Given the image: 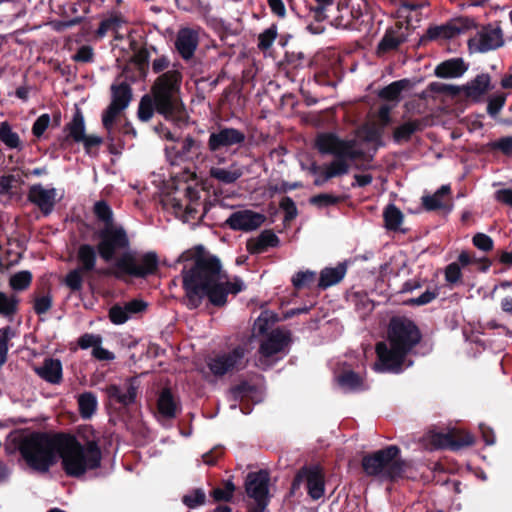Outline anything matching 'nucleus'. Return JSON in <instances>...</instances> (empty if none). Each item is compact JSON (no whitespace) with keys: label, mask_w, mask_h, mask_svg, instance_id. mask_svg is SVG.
I'll use <instances>...</instances> for the list:
<instances>
[{"label":"nucleus","mask_w":512,"mask_h":512,"mask_svg":"<svg viewBox=\"0 0 512 512\" xmlns=\"http://www.w3.org/2000/svg\"><path fill=\"white\" fill-rule=\"evenodd\" d=\"M18 449L27 465L39 473H47L61 458L65 473L80 477L100 467L102 460L95 436L81 444L71 434L34 432L21 439Z\"/></svg>","instance_id":"nucleus-1"},{"label":"nucleus","mask_w":512,"mask_h":512,"mask_svg":"<svg viewBox=\"0 0 512 512\" xmlns=\"http://www.w3.org/2000/svg\"><path fill=\"white\" fill-rule=\"evenodd\" d=\"M98 237L100 241L97 251L105 262L112 261L117 253L124 251L105 274L112 275L117 279H124L126 276L146 278L157 271L158 257L156 253L138 254L128 251L130 240L122 226L104 227L99 230Z\"/></svg>","instance_id":"nucleus-2"},{"label":"nucleus","mask_w":512,"mask_h":512,"mask_svg":"<svg viewBox=\"0 0 512 512\" xmlns=\"http://www.w3.org/2000/svg\"><path fill=\"white\" fill-rule=\"evenodd\" d=\"M184 304L198 308L205 297L215 306L224 305L221 261L212 255H198L189 269L183 270Z\"/></svg>","instance_id":"nucleus-3"},{"label":"nucleus","mask_w":512,"mask_h":512,"mask_svg":"<svg viewBox=\"0 0 512 512\" xmlns=\"http://www.w3.org/2000/svg\"><path fill=\"white\" fill-rule=\"evenodd\" d=\"M421 339L422 333L414 321L404 316L392 317L388 324L386 341L376 344L377 361L374 369L378 372H401L406 357Z\"/></svg>","instance_id":"nucleus-4"},{"label":"nucleus","mask_w":512,"mask_h":512,"mask_svg":"<svg viewBox=\"0 0 512 512\" xmlns=\"http://www.w3.org/2000/svg\"><path fill=\"white\" fill-rule=\"evenodd\" d=\"M315 148L320 154L334 156V160L329 163L311 167L310 171L315 176L314 185L318 187L332 178L346 175L351 162L365 155L356 138L343 139L333 132L319 133L315 138Z\"/></svg>","instance_id":"nucleus-5"},{"label":"nucleus","mask_w":512,"mask_h":512,"mask_svg":"<svg viewBox=\"0 0 512 512\" xmlns=\"http://www.w3.org/2000/svg\"><path fill=\"white\" fill-rule=\"evenodd\" d=\"M181 82L182 74L177 69L161 74L152 86V96L144 95L141 98L137 111L138 118L142 122H147L156 110L168 120L183 119V105L178 96Z\"/></svg>","instance_id":"nucleus-6"},{"label":"nucleus","mask_w":512,"mask_h":512,"mask_svg":"<svg viewBox=\"0 0 512 512\" xmlns=\"http://www.w3.org/2000/svg\"><path fill=\"white\" fill-rule=\"evenodd\" d=\"M407 463L400 457V449L391 445L374 453L365 455L362 468L366 475L385 480H394L403 475Z\"/></svg>","instance_id":"nucleus-7"},{"label":"nucleus","mask_w":512,"mask_h":512,"mask_svg":"<svg viewBox=\"0 0 512 512\" xmlns=\"http://www.w3.org/2000/svg\"><path fill=\"white\" fill-rule=\"evenodd\" d=\"M289 333L282 330H273L260 344L255 365L261 369L271 367L279 359L277 354L282 352L289 344Z\"/></svg>","instance_id":"nucleus-8"},{"label":"nucleus","mask_w":512,"mask_h":512,"mask_svg":"<svg viewBox=\"0 0 512 512\" xmlns=\"http://www.w3.org/2000/svg\"><path fill=\"white\" fill-rule=\"evenodd\" d=\"M207 147L209 154L201 161L205 168L209 170L211 178L224 182V168L221 166L223 161L222 150L224 149V129L210 133Z\"/></svg>","instance_id":"nucleus-9"},{"label":"nucleus","mask_w":512,"mask_h":512,"mask_svg":"<svg viewBox=\"0 0 512 512\" xmlns=\"http://www.w3.org/2000/svg\"><path fill=\"white\" fill-rule=\"evenodd\" d=\"M166 154L173 165L195 164L202 155V146L200 142L187 136L176 145L167 147Z\"/></svg>","instance_id":"nucleus-10"},{"label":"nucleus","mask_w":512,"mask_h":512,"mask_svg":"<svg viewBox=\"0 0 512 512\" xmlns=\"http://www.w3.org/2000/svg\"><path fill=\"white\" fill-rule=\"evenodd\" d=\"M269 481L268 472L263 470L249 473L246 479V492L261 511L267 507L269 502Z\"/></svg>","instance_id":"nucleus-11"},{"label":"nucleus","mask_w":512,"mask_h":512,"mask_svg":"<svg viewBox=\"0 0 512 512\" xmlns=\"http://www.w3.org/2000/svg\"><path fill=\"white\" fill-rule=\"evenodd\" d=\"M139 390L136 378H128L122 384H109L103 391L111 403L127 407L135 403Z\"/></svg>","instance_id":"nucleus-12"},{"label":"nucleus","mask_w":512,"mask_h":512,"mask_svg":"<svg viewBox=\"0 0 512 512\" xmlns=\"http://www.w3.org/2000/svg\"><path fill=\"white\" fill-rule=\"evenodd\" d=\"M503 43L504 40L501 29L491 25L482 28L468 41L469 49L472 52L478 53L497 49L501 47Z\"/></svg>","instance_id":"nucleus-13"},{"label":"nucleus","mask_w":512,"mask_h":512,"mask_svg":"<svg viewBox=\"0 0 512 512\" xmlns=\"http://www.w3.org/2000/svg\"><path fill=\"white\" fill-rule=\"evenodd\" d=\"M424 441L428 449L452 448L458 449L464 446H470L474 443V437L469 433H436L428 434Z\"/></svg>","instance_id":"nucleus-14"},{"label":"nucleus","mask_w":512,"mask_h":512,"mask_svg":"<svg viewBox=\"0 0 512 512\" xmlns=\"http://www.w3.org/2000/svg\"><path fill=\"white\" fill-rule=\"evenodd\" d=\"M27 198L32 204L37 206L45 216L52 213L56 203L60 199L56 188H46L42 184L32 185L29 188Z\"/></svg>","instance_id":"nucleus-15"},{"label":"nucleus","mask_w":512,"mask_h":512,"mask_svg":"<svg viewBox=\"0 0 512 512\" xmlns=\"http://www.w3.org/2000/svg\"><path fill=\"white\" fill-rule=\"evenodd\" d=\"M264 221L263 214L251 210H241L233 213L226 223L234 230L251 231L260 227Z\"/></svg>","instance_id":"nucleus-16"},{"label":"nucleus","mask_w":512,"mask_h":512,"mask_svg":"<svg viewBox=\"0 0 512 512\" xmlns=\"http://www.w3.org/2000/svg\"><path fill=\"white\" fill-rule=\"evenodd\" d=\"M175 46L183 59H190L198 46V33L190 28H182L177 34Z\"/></svg>","instance_id":"nucleus-17"},{"label":"nucleus","mask_w":512,"mask_h":512,"mask_svg":"<svg viewBox=\"0 0 512 512\" xmlns=\"http://www.w3.org/2000/svg\"><path fill=\"white\" fill-rule=\"evenodd\" d=\"M66 136L61 140V146L66 147L70 142L80 143L85 134V121L80 109H76L72 119L65 126Z\"/></svg>","instance_id":"nucleus-18"},{"label":"nucleus","mask_w":512,"mask_h":512,"mask_svg":"<svg viewBox=\"0 0 512 512\" xmlns=\"http://www.w3.org/2000/svg\"><path fill=\"white\" fill-rule=\"evenodd\" d=\"M490 83L491 77L489 74H479L463 86V93L467 98L479 101L490 90Z\"/></svg>","instance_id":"nucleus-19"},{"label":"nucleus","mask_w":512,"mask_h":512,"mask_svg":"<svg viewBox=\"0 0 512 512\" xmlns=\"http://www.w3.org/2000/svg\"><path fill=\"white\" fill-rule=\"evenodd\" d=\"M180 409L179 402L174 397L170 389H163L157 399L158 414L165 419H173L176 417Z\"/></svg>","instance_id":"nucleus-20"},{"label":"nucleus","mask_w":512,"mask_h":512,"mask_svg":"<svg viewBox=\"0 0 512 512\" xmlns=\"http://www.w3.org/2000/svg\"><path fill=\"white\" fill-rule=\"evenodd\" d=\"M35 372L51 384H59L62 380V364L58 359H45L41 366L35 368Z\"/></svg>","instance_id":"nucleus-21"},{"label":"nucleus","mask_w":512,"mask_h":512,"mask_svg":"<svg viewBox=\"0 0 512 512\" xmlns=\"http://www.w3.org/2000/svg\"><path fill=\"white\" fill-rule=\"evenodd\" d=\"M467 70V66L460 58H454L440 63L435 68V75L440 78H458Z\"/></svg>","instance_id":"nucleus-22"},{"label":"nucleus","mask_w":512,"mask_h":512,"mask_svg":"<svg viewBox=\"0 0 512 512\" xmlns=\"http://www.w3.org/2000/svg\"><path fill=\"white\" fill-rule=\"evenodd\" d=\"M132 100V89L126 82L111 85V102L109 105L125 110Z\"/></svg>","instance_id":"nucleus-23"},{"label":"nucleus","mask_w":512,"mask_h":512,"mask_svg":"<svg viewBox=\"0 0 512 512\" xmlns=\"http://www.w3.org/2000/svg\"><path fill=\"white\" fill-rule=\"evenodd\" d=\"M279 239L270 230H265L261 234L248 241L247 249L252 254H259L266 251L269 247H275L278 245Z\"/></svg>","instance_id":"nucleus-24"},{"label":"nucleus","mask_w":512,"mask_h":512,"mask_svg":"<svg viewBox=\"0 0 512 512\" xmlns=\"http://www.w3.org/2000/svg\"><path fill=\"white\" fill-rule=\"evenodd\" d=\"M77 261V268L88 274L96 267L97 250L90 244H81L77 251Z\"/></svg>","instance_id":"nucleus-25"},{"label":"nucleus","mask_w":512,"mask_h":512,"mask_svg":"<svg viewBox=\"0 0 512 512\" xmlns=\"http://www.w3.org/2000/svg\"><path fill=\"white\" fill-rule=\"evenodd\" d=\"M347 267L343 263H339L336 267H326L320 273L318 286L326 289L338 284L346 275Z\"/></svg>","instance_id":"nucleus-26"},{"label":"nucleus","mask_w":512,"mask_h":512,"mask_svg":"<svg viewBox=\"0 0 512 512\" xmlns=\"http://www.w3.org/2000/svg\"><path fill=\"white\" fill-rule=\"evenodd\" d=\"M308 494L314 500L321 498L324 494V477L317 468L306 471Z\"/></svg>","instance_id":"nucleus-27"},{"label":"nucleus","mask_w":512,"mask_h":512,"mask_svg":"<svg viewBox=\"0 0 512 512\" xmlns=\"http://www.w3.org/2000/svg\"><path fill=\"white\" fill-rule=\"evenodd\" d=\"M79 414L83 419H90L98 407L97 397L92 392H84L78 396Z\"/></svg>","instance_id":"nucleus-28"},{"label":"nucleus","mask_w":512,"mask_h":512,"mask_svg":"<svg viewBox=\"0 0 512 512\" xmlns=\"http://www.w3.org/2000/svg\"><path fill=\"white\" fill-rule=\"evenodd\" d=\"M404 40L405 38L400 31L387 30L378 44L377 52L383 54L395 50Z\"/></svg>","instance_id":"nucleus-29"},{"label":"nucleus","mask_w":512,"mask_h":512,"mask_svg":"<svg viewBox=\"0 0 512 512\" xmlns=\"http://www.w3.org/2000/svg\"><path fill=\"white\" fill-rule=\"evenodd\" d=\"M449 193L450 187L443 185L433 195L422 197V204L429 211L444 208L445 197H448Z\"/></svg>","instance_id":"nucleus-30"},{"label":"nucleus","mask_w":512,"mask_h":512,"mask_svg":"<svg viewBox=\"0 0 512 512\" xmlns=\"http://www.w3.org/2000/svg\"><path fill=\"white\" fill-rule=\"evenodd\" d=\"M384 128L381 126L370 123L362 126L357 131V136L362 139L364 142L374 143L376 146L382 145V136H383Z\"/></svg>","instance_id":"nucleus-31"},{"label":"nucleus","mask_w":512,"mask_h":512,"mask_svg":"<svg viewBox=\"0 0 512 512\" xmlns=\"http://www.w3.org/2000/svg\"><path fill=\"white\" fill-rule=\"evenodd\" d=\"M19 298L0 291V316L12 320L18 312Z\"/></svg>","instance_id":"nucleus-32"},{"label":"nucleus","mask_w":512,"mask_h":512,"mask_svg":"<svg viewBox=\"0 0 512 512\" xmlns=\"http://www.w3.org/2000/svg\"><path fill=\"white\" fill-rule=\"evenodd\" d=\"M0 141L10 149H22V141L18 133L12 130L7 121L0 123Z\"/></svg>","instance_id":"nucleus-33"},{"label":"nucleus","mask_w":512,"mask_h":512,"mask_svg":"<svg viewBox=\"0 0 512 512\" xmlns=\"http://www.w3.org/2000/svg\"><path fill=\"white\" fill-rule=\"evenodd\" d=\"M383 218L388 230L397 231L403 223L404 215L394 204H389L383 211Z\"/></svg>","instance_id":"nucleus-34"},{"label":"nucleus","mask_w":512,"mask_h":512,"mask_svg":"<svg viewBox=\"0 0 512 512\" xmlns=\"http://www.w3.org/2000/svg\"><path fill=\"white\" fill-rule=\"evenodd\" d=\"M125 22L124 17L120 13H112L101 21L96 34L103 38L108 32H117Z\"/></svg>","instance_id":"nucleus-35"},{"label":"nucleus","mask_w":512,"mask_h":512,"mask_svg":"<svg viewBox=\"0 0 512 512\" xmlns=\"http://www.w3.org/2000/svg\"><path fill=\"white\" fill-rule=\"evenodd\" d=\"M421 129L422 122L420 120L407 121L395 129L393 138L396 142L408 141L415 132Z\"/></svg>","instance_id":"nucleus-36"},{"label":"nucleus","mask_w":512,"mask_h":512,"mask_svg":"<svg viewBox=\"0 0 512 512\" xmlns=\"http://www.w3.org/2000/svg\"><path fill=\"white\" fill-rule=\"evenodd\" d=\"M204 376L210 377H221L224 375V355L215 354L211 355L206 360V368L203 369Z\"/></svg>","instance_id":"nucleus-37"},{"label":"nucleus","mask_w":512,"mask_h":512,"mask_svg":"<svg viewBox=\"0 0 512 512\" xmlns=\"http://www.w3.org/2000/svg\"><path fill=\"white\" fill-rule=\"evenodd\" d=\"M407 85L408 80L406 79L392 82L381 89L378 95L381 99L398 102L401 92L407 87Z\"/></svg>","instance_id":"nucleus-38"},{"label":"nucleus","mask_w":512,"mask_h":512,"mask_svg":"<svg viewBox=\"0 0 512 512\" xmlns=\"http://www.w3.org/2000/svg\"><path fill=\"white\" fill-rule=\"evenodd\" d=\"M97 219L104 223V227L115 226L113 224V212L106 201H97L93 208Z\"/></svg>","instance_id":"nucleus-39"},{"label":"nucleus","mask_w":512,"mask_h":512,"mask_svg":"<svg viewBox=\"0 0 512 512\" xmlns=\"http://www.w3.org/2000/svg\"><path fill=\"white\" fill-rule=\"evenodd\" d=\"M32 282V274L27 270L19 271L13 274L9 279V286L14 291H23L27 289Z\"/></svg>","instance_id":"nucleus-40"},{"label":"nucleus","mask_w":512,"mask_h":512,"mask_svg":"<svg viewBox=\"0 0 512 512\" xmlns=\"http://www.w3.org/2000/svg\"><path fill=\"white\" fill-rule=\"evenodd\" d=\"M87 273L81 271L78 268H74L73 270L69 271L67 275L64 278V284L72 291V292H79L82 290L83 287V281L84 276Z\"/></svg>","instance_id":"nucleus-41"},{"label":"nucleus","mask_w":512,"mask_h":512,"mask_svg":"<svg viewBox=\"0 0 512 512\" xmlns=\"http://www.w3.org/2000/svg\"><path fill=\"white\" fill-rule=\"evenodd\" d=\"M124 110H121L112 105L108 107L102 113V125L106 129L108 135H111L114 129V125Z\"/></svg>","instance_id":"nucleus-42"},{"label":"nucleus","mask_w":512,"mask_h":512,"mask_svg":"<svg viewBox=\"0 0 512 512\" xmlns=\"http://www.w3.org/2000/svg\"><path fill=\"white\" fill-rule=\"evenodd\" d=\"M206 501V494L203 489L195 488L182 497V502L189 508L195 509Z\"/></svg>","instance_id":"nucleus-43"},{"label":"nucleus","mask_w":512,"mask_h":512,"mask_svg":"<svg viewBox=\"0 0 512 512\" xmlns=\"http://www.w3.org/2000/svg\"><path fill=\"white\" fill-rule=\"evenodd\" d=\"M278 31L275 25L270 26L258 36V48L261 51H266L273 45L277 38Z\"/></svg>","instance_id":"nucleus-44"},{"label":"nucleus","mask_w":512,"mask_h":512,"mask_svg":"<svg viewBox=\"0 0 512 512\" xmlns=\"http://www.w3.org/2000/svg\"><path fill=\"white\" fill-rule=\"evenodd\" d=\"M338 383L347 390H356L362 386V379L356 373L348 371L338 377Z\"/></svg>","instance_id":"nucleus-45"},{"label":"nucleus","mask_w":512,"mask_h":512,"mask_svg":"<svg viewBox=\"0 0 512 512\" xmlns=\"http://www.w3.org/2000/svg\"><path fill=\"white\" fill-rule=\"evenodd\" d=\"M316 278V273L310 270L299 271L292 278L293 286L296 289H302L308 287L310 284L314 282Z\"/></svg>","instance_id":"nucleus-46"},{"label":"nucleus","mask_w":512,"mask_h":512,"mask_svg":"<svg viewBox=\"0 0 512 512\" xmlns=\"http://www.w3.org/2000/svg\"><path fill=\"white\" fill-rule=\"evenodd\" d=\"M14 333L10 326L1 329L0 335V368L7 360L8 341L13 337Z\"/></svg>","instance_id":"nucleus-47"},{"label":"nucleus","mask_w":512,"mask_h":512,"mask_svg":"<svg viewBox=\"0 0 512 512\" xmlns=\"http://www.w3.org/2000/svg\"><path fill=\"white\" fill-rule=\"evenodd\" d=\"M342 200L340 196H335L328 193H322L313 196L310 203L318 207H328L339 203Z\"/></svg>","instance_id":"nucleus-48"},{"label":"nucleus","mask_w":512,"mask_h":512,"mask_svg":"<svg viewBox=\"0 0 512 512\" xmlns=\"http://www.w3.org/2000/svg\"><path fill=\"white\" fill-rule=\"evenodd\" d=\"M102 336L98 334L85 333L78 338V346L83 349H95L98 345L102 344Z\"/></svg>","instance_id":"nucleus-49"},{"label":"nucleus","mask_w":512,"mask_h":512,"mask_svg":"<svg viewBox=\"0 0 512 512\" xmlns=\"http://www.w3.org/2000/svg\"><path fill=\"white\" fill-rule=\"evenodd\" d=\"M109 318L112 323L121 325L124 324L130 318V316L124 305H114L109 310Z\"/></svg>","instance_id":"nucleus-50"},{"label":"nucleus","mask_w":512,"mask_h":512,"mask_svg":"<svg viewBox=\"0 0 512 512\" xmlns=\"http://www.w3.org/2000/svg\"><path fill=\"white\" fill-rule=\"evenodd\" d=\"M194 194L192 189H187V196L189 199H185V221L193 220L196 218V214L198 213V207L201 205L197 202V200H192L191 195Z\"/></svg>","instance_id":"nucleus-51"},{"label":"nucleus","mask_w":512,"mask_h":512,"mask_svg":"<svg viewBox=\"0 0 512 512\" xmlns=\"http://www.w3.org/2000/svg\"><path fill=\"white\" fill-rule=\"evenodd\" d=\"M273 320L274 315L271 312L263 311L254 322V330L259 334L265 333Z\"/></svg>","instance_id":"nucleus-52"},{"label":"nucleus","mask_w":512,"mask_h":512,"mask_svg":"<svg viewBox=\"0 0 512 512\" xmlns=\"http://www.w3.org/2000/svg\"><path fill=\"white\" fill-rule=\"evenodd\" d=\"M461 276H462L461 268L458 263H456V262L450 263L445 268V280L449 284L458 283L461 280Z\"/></svg>","instance_id":"nucleus-53"},{"label":"nucleus","mask_w":512,"mask_h":512,"mask_svg":"<svg viewBox=\"0 0 512 512\" xmlns=\"http://www.w3.org/2000/svg\"><path fill=\"white\" fill-rule=\"evenodd\" d=\"M50 124L49 114H42L39 116L32 126V133L35 137L40 138Z\"/></svg>","instance_id":"nucleus-54"},{"label":"nucleus","mask_w":512,"mask_h":512,"mask_svg":"<svg viewBox=\"0 0 512 512\" xmlns=\"http://www.w3.org/2000/svg\"><path fill=\"white\" fill-rule=\"evenodd\" d=\"M17 179L14 175H2L0 177V195L1 196H11L12 189L15 186Z\"/></svg>","instance_id":"nucleus-55"},{"label":"nucleus","mask_w":512,"mask_h":512,"mask_svg":"<svg viewBox=\"0 0 512 512\" xmlns=\"http://www.w3.org/2000/svg\"><path fill=\"white\" fill-rule=\"evenodd\" d=\"M245 351L241 347L235 348L229 355H226V371L239 366L244 358Z\"/></svg>","instance_id":"nucleus-56"},{"label":"nucleus","mask_w":512,"mask_h":512,"mask_svg":"<svg viewBox=\"0 0 512 512\" xmlns=\"http://www.w3.org/2000/svg\"><path fill=\"white\" fill-rule=\"evenodd\" d=\"M52 307V297L50 295H43L37 297L34 301V311L38 315L45 314Z\"/></svg>","instance_id":"nucleus-57"},{"label":"nucleus","mask_w":512,"mask_h":512,"mask_svg":"<svg viewBox=\"0 0 512 512\" xmlns=\"http://www.w3.org/2000/svg\"><path fill=\"white\" fill-rule=\"evenodd\" d=\"M94 52L92 47L88 45L81 46L78 51L72 56L75 62L89 63L93 61Z\"/></svg>","instance_id":"nucleus-58"},{"label":"nucleus","mask_w":512,"mask_h":512,"mask_svg":"<svg viewBox=\"0 0 512 512\" xmlns=\"http://www.w3.org/2000/svg\"><path fill=\"white\" fill-rule=\"evenodd\" d=\"M280 208L285 212V220H292L297 216V207L290 197L282 198Z\"/></svg>","instance_id":"nucleus-59"},{"label":"nucleus","mask_w":512,"mask_h":512,"mask_svg":"<svg viewBox=\"0 0 512 512\" xmlns=\"http://www.w3.org/2000/svg\"><path fill=\"white\" fill-rule=\"evenodd\" d=\"M126 311L131 317L134 314L142 313L147 309L148 304L141 299H133L124 303Z\"/></svg>","instance_id":"nucleus-60"},{"label":"nucleus","mask_w":512,"mask_h":512,"mask_svg":"<svg viewBox=\"0 0 512 512\" xmlns=\"http://www.w3.org/2000/svg\"><path fill=\"white\" fill-rule=\"evenodd\" d=\"M317 6L311 8V12L314 14V18L317 21H323L326 19V8L332 4V0H315Z\"/></svg>","instance_id":"nucleus-61"},{"label":"nucleus","mask_w":512,"mask_h":512,"mask_svg":"<svg viewBox=\"0 0 512 512\" xmlns=\"http://www.w3.org/2000/svg\"><path fill=\"white\" fill-rule=\"evenodd\" d=\"M493 149H498L506 155L512 154V136L500 138L491 143Z\"/></svg>","instance_id":"nucleus-62"},{"label":"nucleus","mask_w":512,"mask_h":512,"mask_svg":"<svg viewBox=\"0 0 512 512\" xmlns=\"http://www.w3.org/2000/svg\"><path fill=\"white\" fill-rule=\"evenodd\" d=\"M473 244L480 250L489 251L493 247L492 239L486 234L478 233L473 237Z\"/></svg>","instance_id":"nucleus-63"},{"label":"nucleus","mask_w":512,"mask_h":512,"mask_svg":"<svg viewBox=\"0 0 512 512\" xmlns=\"http://www.w3.org/2000/svg\"><path fill=\"white\" fill-rule=\"evenodd\" d=\"M83 144L87 154L92 153V149L102 144V138L96 135H83V140L80 141Z\"/></svg>","instance_id":"nucleus-64"}]
</instances>
